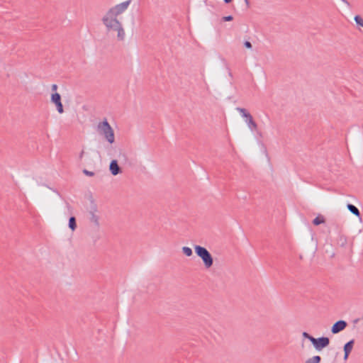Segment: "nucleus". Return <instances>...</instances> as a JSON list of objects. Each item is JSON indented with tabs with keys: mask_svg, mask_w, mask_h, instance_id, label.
Masks as SVG:
<instances>
[{
	"mask_svg": "<svg viewBox=\"0 0 363 363\" xmlns=\"http://www.w3.org/2000/svg\"><path fill=\"white\" fill-rule=\"evenodd\" d=\"M102 22L108 31L113 30L118 32L117 38L118 40H124L125 31L121 23L118 19L108 20L107 18H102Z\"/></svg>",
	"mask_w": 363,
	"mask_h": 363,
	"instance_id": "nucleus-1",
	"label": "nucleus"
},
{
	"mask_svg": "<svg viewBox=\"0 0 363 363\" xmlns=\"http://www.w3.org/2000/svg\"><path fill=\"white\" fill-rule=\"evenodd\" d=\"M195 253L199 257L206 269H209L213 264V258L209 251L204 247L196 245L194 246Z\"/></svg>",
	"mask_w": 363,
	"mask_h": 363,
	"instance_id": "nucleus-2",
	"label": "nucleus"
},
{
	"mask_svg": "<svg viewBox=\"0 0 363 363\" xmlns=\"http://www.w3.org/2000/svg\"><path fill=\"white\" fill-rule=\"evenodd\" d=\"M98 130L104 135L109 143H114V132L106 118L98 124Z\"/></svg>",
	"mask_w": 363,
	"mask_h": 363,
	"instance_id": "nucleus-3",
	"label": "nucleus"
},
{
	"mask_svg": "<svg viewBox=\"0 0 363 363\" xmlns=\"http://www.w3.org/2000/svg\"><path fill=\"white\" fill-rule=\"evenodd\" d=\"M130 2L131 0H128L116 5L115 6L111 8L103 18H107L108 20L117 19V16L127 9Z\"/></svg>",
	"mask_w": 363,
	"mask_h": 363,
	"instance_id": "nucleus-4",
	"label": "nucleus"
},
{
	"mask_svg": "<svg viewBox=\"0 0 363 363\" xmlns=\"http://www.w3.org/2000/svg\"><path fill=\"white\" fill-rule=\"evenodd\" d=\"M236 110L245 118V122L251 130H256L257 129V125L253 120L252 115L245 108L238 107Z\"/></svg>",
	"mask_w": 363,
	"mask_h": 363,
	"instance_id": "nucleus-5",
	"label": "nucleus"
},
{
	"mask_svg": "<svg viewBox=\"0 0 363 363\" xmlns=\"http://www.w3.org/2000/svg\"><path fill=\"white\" fill-rule=\"evenodd\" d=\"M98 211L97 206L95 203L94 200L91 201L90 208L89 211V213L90 215V221L93 223L95 225V227L99 229L100 226L99 223V216L96 215V213Z\"/></svg>",
	"mask_w": 363,
	"mask_h": 363,
	"instance_id": "nucleus-6",
	"label": "nucleus"
},
{
	"mask_svg": "<svg viewBox=\"0 0 363 363\" xmlns=\"http://www.w3.org/2000/svg\"><path fill=\"white\" fill-rule=\"evenodd\" d=\"M311 343L317 351H321L329 345L330 339L329 337L324 336L318 338L314 337L313 338Z\"/></svg>",
	"mask_w": 363,
	"mask_h": 363,
	"instance_id": "nucleus-7",
	"label": "nucleus"
},
{
	"mask_svg": "<svg viewBox=\"0 0 363 363\" xmlns=\"http://www.w3.org/2000/svg\"><path fill=\"white\" fill-rule=\"evenodd\" d=\"M50 101L55 105L57 111L59 113H64V108L61 101V96L59 93L55 92L52 94Z\"/></svg>",
	"mask_w": 363,
	"mask_h": 363,
	"instance_id": "nucleus-8",
	"label": "nucleus"
},
{
	"mask_svg": "<svg viewBox=\"0 0 363 363\" xmlns=\"http://www.w3.org/2000/svg\"><path fill=\"white\" fill-rule=\"evenodd\" d=\"M347 326V323L345 320H340L335 322L332 328H331V333L333 334H337L340 332L344 330L346 327Z\"/></svg>",
	"mask_w": 363,
	"mask_h": 363,
	"instance_id": "nucleus-9",
	"label": "nucleus"
},
{
	"mask_svg": "<svg viewBox=\"0 0 363 363\" xmlns=\"http://www.w3.org/2000/svg\"><path fill=\"white\" fill-rule=\"evenodd\" d=\"M109 170L113 176L118 175L122 172V169L119 167L116 160H113L111 161L109 164Z\"/></svg>",
	"mask_w": 363,
	"mask_h": 363,
	"instance_id": "nucleus-10",
	"label": "nucleus"
},
{
	"mask_svg": "<svg viewBox=\"0 0 363 363\" xmlns=\"http://www.w3.org/2000/svg\"><path fill=\"white\" fill-rule=\"evenodd\" d=\"M354 344V340L352 339L350 341H348L347 343L345 344L343 350H344V360H347L348 359V357L352 350L353 346Z\"/></svg>",
	"mask_w": 363,
	"mask_h": 363,
	"instance_id": "nucleus-11",
	"label": "nucleus"
},
{
	"mask_svg": "<svg viewBox=\"0 0 363 363\" xmlns=\"http://www.w3.org/2000/svg\"><path fill=\"white\" fill-rule=\"evenodd\" d=\"M347 208L350 213L358 217L360 220H362L360 211L352 203H347Z\"/></svg>",
	"mask_w": 363,
	"mask_h": 363,
	"instance_id": "nucleus-12",
	"label": "nucleus"
},
{
	"mask_svg": "<svg viewBox=\"0 0 363 363\" xmlns=\"http://www.w3.org/2000/svg\"><path fill=\"white\" fill-rule=\"evenodd\" d=\"M313 224L314 225H319L325 223V219L322 215H318L313 220Z\"/></svg>",
	"mask_w": 363,
	"mask_h": 363,
	"instance_id": "nucleus-13",
	"label": "nucleus"
},
{
	"mask_svg": "<svg viewBox=\"0 0 363 363\" xmlns=\"http://www.w3.org/2000/svg\"><path fill=\"white\" fill-rule=\"evenodd\" d=\"M69 228L72 230H75L77 228V222L74 216H71L69 219Z\"/></svg>",
	"mask_w": 363,
	"mask_h": 363,
	"instance_id": "nucleus-14",
	"label": "nucleus"
},
{
	"mask_svg": "<svg viewBox=\"0 0 363 363\" xmlns=\"http://www.w3.org/2000/svg\"><path fill=\"white\" fill-rule=\"evenodd\" d=\"M321 361V357L319 355L313 356L311 358H309L306 360L307 363H320Z\"/></svg>",
	"mask_w": 363,
	"mask_h": 363,
	"instance_id": "nucleus-15",
	"label": "nucleus"
},
{
	"mask_svg": "<svg viewBox=\"0 0 363 363\" xmlns=\"http://www.w3.org/2000/svg\"><path fill=\"white\" fill-rule=\"evenodd\" d=\"M182 252L187 257H190L193 254L192 250L186 246L182 247Z\"/></svg>",
	"mask_w": 363,
	"mask_h": 363,
	"instance_id": "nucleus-16",
	"label": "nucleus"
},
{
	"mask_svg": "<svg viewBox=\"0 0 363 363\" xmlns=\"http://www.w3.org/2000/svg\"><path fill=\"white\" fill-rule=\"evenodd\" d=\"M354 19L357 25L363 27V18L360 16L356 15Z\"/></svg>",
	"mask_w": 363,
	"mask_h": 363,
	"instance_id": "nucleus-17",
	"label": "nucleus"
},
{
	"mask_svg": "<svg viewBox=\"0 0 363 363\" xmlns=\"http://www.w3.org/2000/svg\"><path fill=\"white\" fill-rule=\"evenodd\" d=\"M302 335L304 338L308 339L311 342H312L313 338H314V337H313L312 335H311L310 334H308L306 332H303Z\"/></svg>",
	"mask_w": 363,
	"mask_h": 363,
	"instance_id": "nucleus-18",
	"label": "nucleus"
},
{
	"mask_svg": "<svg viewBox=\"0 0 363 363\" xmlns=\"http://www.w3.org/2000/svg\"><path fill=\"white\" fill-rule=\"evenodd\" d=\"M83 173L89 177H93L94 175V172L91 171H89L86 169H83Z\"/></svg>",
	"mask_w": 363,
	"mask_h": 363,
	"instance_id": "nucleus-19",
	"label": "nucleus"
},
{
	"mask_svg": "<svg viewBox=\"0 0 363 363\" xmlns=\"http://www.w3.org/2000/svg\"><path fill=\"white\" fill-rule=\"evenodd\" d=\"M233 17L231 15L223 17V21H233Z\"/></svg>",
	"mask_w": 363,
	"mask_h": 363,
	"instance_id": "nucleus-20",
	"label": "nucleus"
},
{
	"mask_svg": "<svg viewBox=\"0 0 363 363\" xmlns=\"http://www.w3.org/2000/svg\"><path fill=\"white\" fill-rule=\"evenodd\" d=\"M244 46L247 49H251L252 48V43L250 41H245Z\"/></svg>",
	"mask_w": 363,
	"mask_h": 363,
	"instance_id": "nucleus-21",
	"label": "nucleus"
},
{
	"mask_svg": "<svg viewBox=\"0 0 363 363\" xmlns=\"http://www.w3.org/2000/svg\"><path fill=\"white\" fill-rule=\"evenodd\" d=\"M51 89L52 91H54L55 93L57 92V85L54 84L52 85L51 86Z\"/></svg>",
	"mask_w": 363,
	"mask_h": 363,
	"instance_id": "nucleus-22",
	"label": "nucleus"
},
{
	"mask_svg": "<svg viewBox=\"0 0 363 363\" xmlns=\"http://www.w3.org/2000/svg\"><path fill=\"white\" fill-rule=\"evenodd\" d=\"M84 150H82V151L80 152V154H79V160H82V157H83V156H84Z\"/></svg>",
	"mask_w": 363,
	"mask_h": 363,
	"instance_id": "nucleus-23",
	"label": "nucleus"
},
{
	"mask_svg": "<svg viewBox=\"0 0 363 363\" xmlns=\"http://www.w3.org/2000/svg\"><path fill=\"white\" fill-rule=\"evenodd\" d=\"M244 1H245V3L247 7L249 8L250 7V1H249V0H244Z\"/></svg>",
	"mask_w": 363,
	"mask_h": 363,
	"instance_id": "nucleus-24",
	"label": "nucleus"
},
{
	"mask_svg": "<svg viewBox=\"0 0 363 363\" xmlns=\"http://www.w3.org/2000/svg\"><path fill=\"white\" fill-rule=\"evenodd\" d=\"M232 1H233V0H224V2H225V4H229V3H230Z\"/></svg>",
	"mask_w": 363,
	"mask_h": 363,
	"instance_id": "nucleus-25",
	"label": "nucleus"
}]
</instances>
